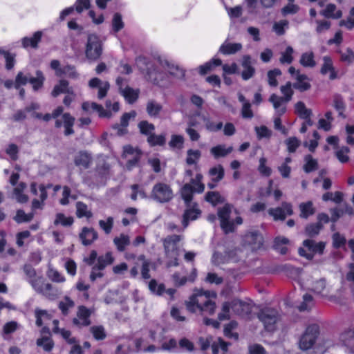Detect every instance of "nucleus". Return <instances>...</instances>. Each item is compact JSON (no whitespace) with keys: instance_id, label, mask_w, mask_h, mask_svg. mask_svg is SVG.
<instances>
[{"instance_id":"nucleus-17","label":"nucleus","mask_w":354,"mask_h":354,"mask_svg":"<svg viewBox=\"0 0 354 354\" xmlns=\"http://www.w3.org/2000/svg\"><path fill=\"white\" fill-rule=\"evenodd\" d=\"M122 82L123 79L122 77H118L116 80V83L119 86L120 92L129 104H132L138 99L139 90L133 89L129 86L122 88Z\"/></svg>"},{"instance_id":"nucleus-38","label":"nucleus","mask_w":354,"mask_h":354,"mask_svg":"<svg viewBox=\"0 0 354 354\" xmlns=\"http://www.w3.org/2000/svg\"><path fill=\"white\" fill-rule=\"evenodd\" d=\"M304 245L313 252H317L322 254L325 248L324 242L316 243L313 240L307 239L303 243Z\"/></svg>"},{"instance_id":"nucleus-61","label":"nucleus","mask_w":354,"mask_h":354,"mask_svg":"<svg viewBox=\"0 0 354 354\" xmlns=\"http://www.w3.org/2000/svg\"><path fill=\"white\" fill-rule=\"evenodd\" d=\"M230 309H232V302H225L222 305L221 311L218 315V319L220 321L230 319Z\"/></svg>"},{"instance_id":"nucleus-54","label":"nucleus","mask_w":354,"mask_h":354,"mask_svg":"<svg viewBox=\"0 0 354 354\" xmlns=\"http://www.w3.org/2000/svg\"><path fill=\"white\" fill-rule=\"evenodd\" d=\"M73 223V218L71 216H66L62 213H58L56 214L55 219L54 221L55 225H62L67 227L70 226Z\"/></svg>"},{"instance_id":"nucleus-23","label":"nucleus","mask_w":354,"mask_h":354,"mask_svg":"<svg viewBox=\"0 0 354 354\" xmlns=\"http://www.w3.org/2000/svg\"><path fill=\"white\" fill-rule=\"evenodd\" d=\"M83 110L91 112V111H96L98 113L100 117L103 118H110L111 116V113L110 111H106L101 105L95 103V102H84L82 105Z\"/></svg>"},{"instance_id":"nucleus-9","label":"nucleus","mask_w":354,"mask_h":354,"mask_svg":"<svg viewBox=\"0 0 354 354\" xmlns=\"http://www.w3.org/2000/svg\"><path fill=\"white\" fill-rule=\"evenodd\" d=\"M257 317L262 322L266 330L273 331L276 328V324L279 320V313L274 308H266L261 309Z\"/></svg>"},{"instance_id":"nucleus-15","label":"nucleus","mask_w":354,"mask_h":354,"mask_svg":"<svg viewBox=\"0 0 354 354\" xmlns=\"http://www.w3.org/2000/svg\"><path fill=\"white\" fill-rule=\"evenodd\" d=\"M293 213L291 204L283 202L281 207L270 208L268 214L272 216L275 221L284 220L287 215H292Z\"/></svg>"},{"instance_id":"nucleus-7","label":"nucleus","mask_w":354,"mask_h":354,"mask_svg":"<svg viewBox=\"0 0 354 354\" xmlns=\"http://www.w3.org/2000/svg\"><path fill=\"white\" fill-rule=\"evenodd\" d=\"M45 77L41 71H37L35 77H30L24 75L22 72H19L15 78V88H19L21 86L29 82L34 91H37L42 87Z\"/></svg>"},{"instance_id":"nucleus-19","label":"nucleus","mask_w":354,"mask_h":354,"mask_svg":"<svg viewBox=\"0 0 354 354\" xmlns=\"http://www.w3.org/2000/svg\"><path fill=\"white\" fill-rule=\"evenodd\" d=\"M201 212L199 209L197 203H192L190 206H187V209L183 214V225L185 228L188 226L190 221L198 218Z\"/></svg>"},{"instance_id":"nucleus-51","label":"nucleus","mask_w":354,"mask_h":354,"mask_svg":"<svg viewBox=\"0 0 354 354\" xmlns=\"http://www.w3.org/2000/svg\"><path fill=\"white\" fill-rule=\"evenodd\" d=\"M295 113L301 118H308L312 115V111L306 108L305 104L302 102H298L295 106Z\"/></svg>"},{"instance_id":"nucleus-18","label":"nucleus","mask_w":354,"mask_h":354,"mask_svg":"<svg viewBox=\"0 0 354 354\" xmlns=\"http://www.w3.org/2000/svg\"><path fill=\"white\" fill-rule=\"evenodd\" d=\"M136 112L131 111L129 113H125L122 115L120 119V124L113 125V128L115 131V134L118 136H123L127 132V127L129 125V121L132 118H135Z\"/></svg>"},{"instance_id":"nucleus-30","label":"nucleus","mask_w":354,"mask_h":354,"mask_svg":"<svg viewBox=\"0 0 354 354\" xmlns=\"http://www.w3.org/2000/svg\"><path fill=\"white\" fill-rule=\"evenodd\" d=\"M242 66L243 67L241 74L243 79L245 80H249L254 73V68L251 66V57L249 55L243 56Z\"/></svg>"},{"instance_id":"nucleus-10","label":"nucleus","mask_w":354,"mask_h":354,"mask_svg":"<svg viewBox=\"0 0 354 354\" xmlns=\"http://www.w3.org/2000/svg\"><path fill=\"white\" fill-rule=\"evenodd\" d=\"M319 334V327L316 324L308 326L299 341V347L303 351L312 348Z\"/></svg>"},{"instance_id":"nucleus-16","label":"nucleus","mask_w":354,"mask_h":354,"mask_svg":"<svg viewBox=\"0 0 354 354\" xmlns=\"http://www.w3.org/2000/svg\"><path fill=\"white\" fill-rule=\"evenodd\" d=\"M92 312L84 306L78 307L77 317L73 320L74 324L79 326H87L91 324L90 316Z\"/></svg>"},{"instance_id":"nucleus-26","label":"nucleus","mask_w":354,"mask_h":354,"mask_svg":"<svg viewBox=\"0 0 354 354\" xmlns=\"http://www.w3.org/2000/svg\"><path fill=\"white\" fill-rule=\"evenodd\" d=\"M39 199H33L32 201L31 208L32 212L36 209H42L44 207V201L46 200L48 197L47 192L46 191V187L44 185H40L39 186Z\"/></svg>"},{"instance_id":"nucleus-62","label":"nucleus","mask_w":354,"mask_h":354,"mask_svg":"<svg viewBox=\"0 0 354 354\" xmlns=\"http://www.w3.org/2000/svg\"><path fill=\"white\" fill-rule=\"evenodd\" d=\"M316 28L315 31L317 34H323L327 30H328L331 26L330 21L322 19V20H315Z\"/></svg>"},{"instance_id":"nucleus-11","label":"nucleus","mask_w":354,"mask_h":354,"mask_svg":"<svg viewBox=\"0 0 354 354\" xmlns=\"http://www.w3.org/2000/svg\"><path fill=\"white\" fill-rule=\"evenodd\" d=\"M332 286L324 278L315 280L310 290L317 296L323 298H329L332 293Z\"/></svg>"},{"instance_id":"nucleus-8","label":"nucleus","mask_w":354,"mask_h":354,"mask_svg":"<svg viewBox=\"0 0 354 354\" xmlns=\"http://www.w3.org/2000/svg\"><path fill=\"white\" fill-rule=\"evenodd\" d=\"M102 53V44L99 37L95 34L88 36L86 45L85 55L87 59L91 60L97 59Z\"/></svg>"},{"instance_id":"nucleus-46","label":"nucleus","mask_w":354,"mask_h":354,"mask_svg":"<svg viewBox=\"0 0 354 354\" xmlns=\"http://www.w3.org/2000/svg\"><path fill=\"white\" fill-rule=\"evenodd\" d=\"M333 106L337 111L339 113V115L345 118L344 111L346 109V105L343 97L339 95H335L333 96Z\"/></svg>"},{"instance_id":"nucleus-25","label":"nucleus","mask_w":354,"mask_h":354,"mask_svg":"<svg viewBox=\"0 0 354 354\" xmlns=\"http://www.w3.org/2000/svg\"><path fill=\"white\" fill-rule=\"evenodd\" d=\"M320 15L326 18L338 19L342 17V12L333 3H328L320 12Z\"/></svg>"},{"instance_id":"nucleus-45","label":"nucleus","mask_w":354,"mask_h":354,"mask_svg":"<svg viewBox=\"0 0 354 354\" xmlns=\"http://www.w3.org/2000/svg\"><path fill=\"white\" fill-rule=\"evenodd\" d=\"M76 215L78 218L86 217L90 218L93 216L92 212L88 209L87 205L82 202L76 203Z\"/></svg>"},{"instance_id":"nucleus-5","label":"nucleus","mask_w":354,"mask_h":354,"mask_svg":"<svg viewBox=\"0 0 354 354\" xmlns=\"http://www.w3.org/2000/svg\"><path fill=\"white\" fill-rule=\"evenodd\" d=\"M203 176L198 174L194 178H192L189 183L185 184L180 190V196L186 206H190L192 202L194 192L202 193L205 189V185L201 180Z\"/></svg>"},{"instance_id":"nucleus-59","label":"nucleus","mask_w":354,"mask_h":354,"mask_svg":"<svg viewBox=\"0 0 354 354\" xmlns=\"http://www.w3.org/2000/svg\"><path fill=\"white\" fill-rule=\"evenodd\" d=\"M74 306V301L67 296L64 297V299L59 303V308L64 315H68V310Z\"/></svg>"},{"instance_id":"nucleus-24","label":"nucleus","mask_w":354,"mask_h":354,"mask_svg":"<svg viewBox=\"0 0 354 354\" xmlns=\"http://www.w3.org/2000/svg\"><path fill=\"white\" fill-rule=\"evenodd\" d=\"M80 239L83 245H88L97 239V233L93 228L84 227L80 234Z\"/></svg>"},{"instance_id":"nucleus-31","label":"nucleus","mask_w":354,"mask_h":354,"mask_svg":"<svg viewBox=\"0 0 354 354\" xmlns=\"http://www.w3.org/2000/svg\"><path fill=\"white\" fill-rule=\"evenodd\" d=\"M320 72L322 75H326L330 73L329 78L334 80L336 78V73L335 72L333 62L331 59L328 56L323 57V64L322 66Z\"/></svg>"},{"instance_id":"nucleus-58","label":"nucleus","mask_w":354,"mask_h":354,"mask_svg":"<svg viewBox=\"0 0 354 354\" xmlns=\"http://www.w3.org/2000/svg\"><path fill=\"white\" fill-rule=\"evenodd\" d=\"M149 289L150 291L157 295H162L165 290V287L163 283L158 284L155 279H151L149 283Z\"/></svg>"},{"instance_id":"nucleus-50","label":"nucleus","mask_w":354,"mask_h":354,"mask_svg":"<svg viewBox=\"0 0 354 354\" xmlns=\"http://www.w3.org/2000/svg\"><path fill=\"white\" fill-rule=\"evenodd\" d=\"M305 165H304V170L306 173L313 171L318 168V162L317 160L314 159L312 156L307 155L304 158Z\"/></svg>"},{"instance_id":"nucleus-36","label":"nucleus","mask_w":354,"mask_h":354,"mask_svg":"<svg viewBox=\"0 0 354 354\" xmlns=\"http://www.w3.org/2000/svg\"><path fill=\"white\" fill-rule=\"evenodd\" d=\"M114 259L111 252H106L104 255L100 256L97 259V263L95 265V269L102 270L108 265L113 263Z\"/></svg>"},{"instance_id":"nucleus-55","label":"nucleus","mask_w":354,"mask_h":354,"mask_svg":"<svg viewBox=\"0 0 354 354\" xmlns=\"http://www.w3.org/2000/svg\"><path fill=\"white\" fill-rule=\"evenodd\" d=\"M138 128L142 134L147 136V138L153 133L155 127L147 121H141L138 124Z\"/></svg>"},{"instance_id":"nucleus-34","label":"nucleus","mask_w":354,"mask_h":354,"mask_svg":"<svg viewBox=\"0 0 354 354\" xmlns=\"http://www.w3.org/2000/svg\"><path fill=\"white\" fill-rule=\"evenodd\" d=\"M232 150L233 147L231 146L227 147L224 145H218L217 146L212 147L210 149V152L213 155L214 158L217 159L221 157L226 156L227 155L230 153L232 151Z\"/></svg>"},{"instance_id":"nucleus-13","label":"nucleus","mask_w":354,"mask_h":354,"mask_svg":"<svg viewBox=\"0 0 354 354\" xmlns=\"http://www.w3.org/2000/svg\"><path fill=\"white\" fill-rule=\"evenodd\" d=\"M243 242L252 250H257L261 248L264 239L263 235L259 231L251 230L244 235Z\"/></svg>"},{"instance_id":"nucleus-37","label":"nucleus","mask_w":354,"mask_h":354,"mask_svg":"<svg viewBox=\"0 0 354 354\" xmlns=\"http://www.w3.org/2000/svg\"><path fill=\"white\" fill-rule=\"evenodd\" d=\"M295 78L297 82L293 84L294 88L300 91H307L310 88V84L306 81L308 79L306 75L297 73Z\"/></svg>"},{"instance_id":"nucleus-20","label":"nucleus","mask_w":354,"mask_h":354,"mask_svg":"<svg viewBox=\"0 0 354 354\" xmlns=\"http://www.w3.org/2000/svg\"><path fill=\"white\" fill-rule=\"evenodd\" d=\"M75 122V118L69 113L63 114L61 120H57L55 122L56 127L64 126L65 128L64 134L66 136L71 135L74 133L73 126Z\"/></svg>"},{"instance_id":"nucleus-4","label":"nucleus","mask_w":354,"mask_h":354,"mask_svg":"<svg viewBox=\"0 0 354 354\" xmlns=\"http://www.w3.org/2000/svg\"><path fill=\"white\" fill-rule=\"evenodd\" d=\"M283 97H279L276 94L270 95L269 101L272 104L276 112L279 115H283L286 111V104L291 100L294 91L292 88V84L288 82L280 88Z\"/></svg>"},{"instance_id":"nucleus-6","label":"nucleus","mask_w":354,"mask_h":354,"mask_svg":"<svg viewBox=\"0 0 354 354\" xmlns=\"http://www.w3.org/2000/svg\"><path fill=\"white\" fill-rule=\"evenodd\" d=\"M150 198L159 203L169 202L174 198V192L169 184L158 182L153 186Z\"/></svg>"},{"instance_id":"nucleus-47","label":"nucleus","mask_w":354,"mask_h":354,"mask_svg":"<svg viewBox=\"0 0 354 354\" xmlns=\"http://www.w3.org/2000/svg\"><path fill=\"white\" fill-rule=\"evenodd\" d=\"M113 243L117 247V249L122 252L124 250L125 248L129 245L130 239L128 235L121 234L119 236L115 237L113 239Z\"/></svg>"},{"instance_id":"nucleus-44","label":"nucleus","mask_w":354,"mask_h":354,"mask_svg":"<svg viewBox=\"0 0 354 354\" xmlns=\"http://www.w3.org/2000/svg\"><path fill=\"white\" fill-rule=\"evenodd\" d=\"M202 120L205 123V127L207 131L210 132H216L220 131L223 128V122H218L215 123L209 117H206L205 115L202 116Z\"/></svg>"},{"instance_id":"nucleus-12","label":"nucleus","mask_w":354,"mask_h":354,"mask_svg":"<svg viewBox=\"0 0 354 354\" xmlns=\"http://www.w3.org/2000/svg\"><path fill=\"white\" fill-rule=\"evenodd\" d=\"M30 283L35 291L49 299H53L55 296V294L52 293V285L49 283H46L41 276H37L34 279H31Z\"/></svg>"},{"instance_id":"nucleus-2","label":"nucleus","mask_w":354,"mask_h":354,"mask_svg":"<svg viewBox=\"0 0 354 354\" xmlns=\"http://www.w3.org/2000/svg\"><path fill=\"white\" fill-rule=\"evenodd\" d=\"M218 216L221 227L225 234L234 232L236 225L243 223V219L238 215V212L236 209L233 211V207L230 204L218 208Z\"/></svg>"},{"instance_id":"nucleus-52","label":"nucleus","mask_w":354,"mask_h":354,"mask_svg":"<svg viewBox=\"0 0 354 354\" xmlns=\"http://www.w3.org/2000/svg\"><path fill=\"white\" fill-rule=\"evenodd\" d=\"M294 49L291 46L286 47V50L281 53L279 62L281 64H290L292 62Z\"/></svg>"},{"instance_id":"nucleus-43","label":"nucleus","mask_w":354,"mask_h":354,"mask_svg":"<svg viewBox=\"0 0 354 354\" xmlns=\"http://www.w3.org/2000/svg\"><path fill=\"white\" fill-rule=\"evenodd\" d=\"M46 274L47 277L53 282L64 283L66 281L65 277L50 265L48 266Z\"/></svg>"},{"instance_id":"nucleus-48","label":"nucleus","mask_w":354,"mask_h":354,"mask_svg":"<svg viewBox=\"0 0 354 354\" xmlns=\"http://www.w3.org/2000/svg\"><path fill=\"white\" fill-rule=\"evenodd\" d=\"M41 37V32L38 31L36 32L32 37H25L22 40V44L24 48L31 46L32 48H37V44L40 41Z\"/></svg>"},{"instance_id":"nucleus-21","label":"nucleus","mask_w":354,"mask_h":354,"mask_svg":"<svg viewBox=\"0 0 354 354\" xmlns=\"http://www.w3.org/2000/svg\"><path fill=\"white\" fill-rule=\"evenodd\" d=\"M232 310L236 315L245 316L251 313L252 306L250 304L241 300L234 299L232 301Z\"/></svg>"},{"instance_id":"nucleus-56","label":"nucleus","mask_w":354,"mask_h":354,"mask_svg":"<svg viewBox=\"0 0 354 354\" xmlns=\"http://www.w3.org/2000/svg\"><path fill=\"white\" fill-rule=\"evenodd\" d=\"M349 151L350 150L348 147L343 146L340 148L337 149L335 151V156L340 162H347L349 160V157L348 156Z\"/></svg>"},{"instance_id":"nucleus-29","label":"nucleus","mask_w":354,"mask_h":354,"mask_svg":"<svg viewBox=\"0 0 354 354\" xmlns=\"http://www.w3.org/2000/svg\"><path fill=\"white\" fill-rule=\"evenodd\" d=\"M92 162V157L90 153L86 151L79 152L75 158V164L84 169L89 167Z\"/></svg>"},{"instance_id":"nucleus-63","label":"nucleus","mask_w":354,"mask_h":354,"mask_svg":"<svg viewBox=\"0 0 354 354\" xmlns=\"http://www.w3.org/2000/svg\"><path fill=\"white\" fill-rule=\"evenodd\" d=\"M288 28V21L287 20H281L275 22L273 25V30L277 35H283L286 32V29Z\"/></svg>"},{"instance_id":"nucleus-28","label":"nucleus","mask_w":354,"mask_h":354,"mask_svg":"<svg viewBox=\"0 0 354 354\" xmlns=\"http://www.w3.org/2000/svg\"><path fill=\"white\" fill-rule=\"evenodd\" d=\"M196 270L194 268L188 277H180V274L176 272L172 275V279L176 286H182L187 282H194L196 278Z\"/></svg>"},{"instance_id":"nucleus-57","label":"nucleus","mask_w":354,"mask_h":354,"mask_svg":"<svg viewBox=\"0 0 354 354\" xmlns=\"http://www.w3.org/2000/svg\"><path fill=\"white\" fill-rule=\"evenodd\" d=\"M323 226L322 223H312L306 227L305 233L307 236L314 237L319 234Z\"/></svg>"},{"instance_id":"nucleus-35","label":"nucleus","mask_w":354,"mask_h":354,"mask_svg":"<svg viewBox=\"0 0 354 354\" xmlns=\"http://www.w3.org/2000/svg\"><path fill=\"white\" fill-rule=\"evenodd\" d=\"M299 64L306 68H314L317 64L314 53L311 51L302 53L299 59Z\"/></svg>"},{"instance_id":"nucleus-53","label":"nucleus","mask_w":354,"mask_h":354,"mask_svg":"<svg viewBox=\"0 0 354 354\" xmlns=\"http://www.w3.org/2000/svg\"><path fill=\"white\" fill-rule=\"evenodd\" d=\"M33 217V212L26 214L24 210L19 209L17 211L16 215L14 217V220L18 223H21L30 221Z\"/></svg>"},{"instance_id":"nucleus-40","label":"nucleus","mask_w":354,"mask_h":354,"mask_svg":"<svg viewBox=\"0 0 354 354\" xmlns=\"http://www.w3.org/2000/svg\"><path fill=\"white\" fill-rule=\"evenodd\" d=\"M68 82L64 80H62L59 81V84L54 86L53 90L52 91V95L53 97H57L61 93H67L70 91L72 90V88L69 87Z\"/></svg>"},{"instance_id":"nucleus-42","label":"nucleus","mask_w":354,"mask_h":354,"mask_svg":"<svg viewBox=\"0 0 354 354\" xmlns=\"http://www.w3.org/2000/svg\"><path fill=\"white\" fill-rule=\"evenodd\" d=\"M89 331L96 340H103L106 337V332L102 325H94L90 327Z\"/></svg>"},{"instance_id":"nucleus-41","label":"nucleus","mask_w":354,"mask_h":354,"mask_svg":"<svg viewBox=\"0 0 354 354\" xmlns=\"http://www.w3.org/2000/svg\"><path fill=\"white\" fill-rule=\"evenodd\" d=\"M228 344L218 338L212 344L213 354H230L227 350Z\"/></svg>"},{"instance_id":"nucleus-1","label":"nucleus","mask_w":354,"mask_h":354,"mask_svg":"<svg viewBox=\"0 0 354 354\" xmlns=\"http://www.w3.org/2000/svg\"><path fill=\"white\" fill-rule=\"evenodd\" d=\"M214 291L196 290L185 302L187 309L191 313L200 312L212 315L215 313L216 298Z\"/></svg>"},{"instance_id":"nucleus-27","label":"nucleus","mask_w":354,"mask_h":354,"mask_svg":"<svg viewBox=\"0 0 354 354\" xmlns=\"http://www.w3.org/2000/svg\"><path fill=\"white\" fill-rule=\"evenodd\" d=\"M26 188L25 183H19L13 189L12 198L19 203H25L28 201V196L24 193Z\"/></svg>"},{"instance_id":"nucleus-32","label":"nucleus","mask_w":354,"mask_h":354,"mask_svg":"<svg viewBox=\"0 0 354 354\" xmlns=\"http://www.w3.org/2000/svg\"><path fill=\"white\" fill-rule=\"evenodd\" d=\"M242 49L240 43L224 42L219 48V52L223 55L234 54Z\"/></svg>"},{"instance_id":"nucleus-22","label":"nucleus","mask_w":354,"mask_h":354,"mask_svg":"<svg viewBox=\"0 0 354 354\" xmlns=\"http://www.w3.org/2000/svg\"><path fill=\"white\" fill-rule=\"evenodd\" d=\"M159 62L162 67L170 75L179 79L185 76V71L179 68L178 66L169 62L167 59H160Z\"/></svg>"},{"instance_id":"nucleus-64","label":"nucleus","mask_w":354,"mask_h":354,"mask_svg":"<svg viewBox=\"0 0 354 354\" xmlns=\"http://www.w3.org/2000/svg\"><path fill=\"white\" fill-rule=\"evenodd\" d=\"M339 25L340 26H344L348 30H351L354 28V7L351 9L348 18L341 20Z\"/></svg>"},{"instance_id":"nucleus-3","label":"nucleus","mask_w":354,"mask_h":354,"mask_svg":"<svg viewBox=\"0 0 354 354\" xmlns=\"http://www.w3.org/2000/svg\"><path fill=\"white\" fill-rule=\"evenodd\" d=\"M180 235H170L162 240L166 257L168 259L167 267L178 266L180 250L179 243L182 239Z\"/></svg>"},{"instance_id":"nucleus-49","label":"nucleus","mask_w":354,"mask_h":354,"mask_svg":"<svg viewBox=\"0 0 354 354\" xmlns=\"http://www.w3.org/2000/svg\"><path fill=\"white\" fill-rule=\"evenodd\" d=\"M299 209L301 212L300 216L304 218H307L315 213V209L311 201L301 203L299 205Z\"/></svg>"},{"instance_id":"nucleus-14","label":"nucleus","mask_w":354,"mask_h":354,"mask_svg":"<svg viewBox=\"0 0 354 354\" xmlns=\"http://www.w3.org/2000/svg\"><path fill=\"white\" fill-rule=\"evenodd\" d=\"M122 156L127 159V167L128 169H131L140 160V151L131 146H125L124 147Z\"/></svg>"},{"instance_id":"nucleus-60","label":"nucleus","mask_w":354,"mask_h":354,"mask_svg":"<svg viewBox=\"0 0 354 354\" xmlns=\"http://www.w3.org/2000/svg\"><path fill=\"white\" fill-rule=\"evenodd\" d=\"M37 345L38 346L42 347L45 351L49 352L53 349L54 346V342L50 337H44L37 339Z\"/></svg>"},{"instance_id":"nucleus-33","label":"nucleus","mask_w":354,"mask_h":354,"mask_svg":"<svg viewBox=\"0 0 354 354\" xmlns=\"http://www.w3.org/2000/svg\"><path fill=\"white\" fill-rule=\"evenodd\" d=\"M162 110V106L155 100H149L147 103L146 111L148 115L152 118H158Z\"/></svg>"},{"instance_id":"nucleus-39","label":"nucleus","mask_w":354,"mask_h":354,"mask_svg":"<svg viewBox=\"0 0 354 354\" xmlns=\"http://www.w3.org/2000/svg\"><path fill=\"white\" fill-rule=\"evenodd\" d=\"M224 174V169L221 165H216L209 171V175L211 177L212 181L215 183L221 181L223 178Z\"/></svg>"}]
</instances>
